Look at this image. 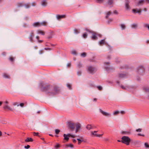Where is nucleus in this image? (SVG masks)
I'll use <instances>...</instances> for the list:
<instances>
[{
  "instance_id": "nucleus-28",
  "label": "nucleus",
  "mask_w": 149,
  "mask_h": 149,
  "mask_svg": "<svg viewBox=\"0 0 149 149\" xmlns=\"http://www.w3.org/2000/svg\"><path fill=\"white\" fill-rule=\"evenodd\" d=\"M119 77L120 78L125 77H126V75L123 74H120L119 75Z\"/></svg>"
},
{
  "instance_id": "nucleus-64",
  "label": "nucleus",
  "mask_w": 149,
  "mask_h": 149,
  "mask_svg": "<svg viewBox=\"0 0 149 149\" xmlns=\"http://www.w3.org/2000/svg\"><path fill=\"white\" fill-rule=\"evenodd\" d=\"M97 100V99L96 98H94L93 99V101L96 102Z\"/></svg>"
},
{
  "instance_id": "nucleus-22",
  "label": "nucleus",
  "mask_w": 149,
  "mask_h": 149,
  "mask_svg": "<svg viewBox=\"0 0 149 149\" xmlns=\"http://www.w3.org/2000/svg\"><path fill=\"white\" fill-rule=\"evenodd\" d=\"M129 2L128 1H127L125 3V7L126 9L127 10H129Z\"/></svg>"
},
{
  "instance_id": "nucleus-15",
  "label": "nucleus",
  "mask_w": 149,
  "mask_h": 149,
  "mask_svg": "<svg viewBox=\"0 0 149 149\" xmlns=\"http://www.w3.org/2000/svg\"><path fill=\"white\" fill-rule=\"evenodd\" d=\"M105 67L107 70H108L110 69V68L109 63H105Z\"/></svg>"
},
{
  "instance_id": "nucleus-20",
  "label": "nucleus",
  "mask_w": 149,
  "mask_h": 149,
  "mask_svg": "<svg viewBox=\"0 0 149 149\" xmlns=\"http://www.w3.org/2000/svg\"><path fill=\"white\" fill-rule=\"evenodd\" d=\"M47 22L45 21H43L40 23V26H46L47 25Z\"/></svg>"
},
{
  "instance_id": "nucleus-48",
  "label": "nucleus",
  "mask_w": 149,
  "mask_h": 149,
  "mask_svg": "<svg viewBox=\"0 0 149 149\" xmlns=\"http://www.w3.org/2000/svg\"><path fill=\"white\" fill-rule=\"evenodd\" d=\"M60 132V130H57V129H55V133L56 134H58V133H59V132Z\"/></svg>"
},
{
  "instance_id": "nucleus-4",
  "label": "nucleus",
  "mask_w": 149,
  "mask_h": 149,
  "mask_svg": "<svg viewBox=\"0 0 149 149\" xmlns=\"http://www.w3.org/2000/svg\"><path fill=\"white\" fill-rule=\"evenodd\" d=\"M132 11L134 14L138 13L141 15L142 11L140 9H134L132 10Z\"/></svg>"
},
{
  "instance_id": "nucleus-14",
  "label": "nucleus",
  "mask_w": 149,
  "mask_h": 149,
  "mask_svg": "<svg viewBox=\"0 0 149 149\" xmlns=\"http://www.w3.org/2000/svg\"><path fill=\"white\" fill-rule=\"evenodd\" d=\"M41 4L43 6H46L47 5V2L46 1L43 0L41 2Z\"/></svg>"
},
{
  "instance_id": "nucleus-41",
  "label": "nucleus",
  "mask_w": 149,
  "mask_h": 149,
  "mask_svg": "<svg viewBox=\"0 0 149 149\" xmlns=\"http://www.w3.org/2000/svg\"><path fill=\"white\" fill-rule=\"evenodd\" d=\"M60 145L58 144L54 146L55 148L56 149H58V148H60Z\"/></svg>"
},
{
  "instance_id": "nucleus-63",
  "label": "nucleus",
  "mask_w": 149,
  "mask_h": 149,
  "mask_svg": "<svg viewBox=\"0 0 149 149\" xmlns=\"http://www.w3.org/2000/svg\"><path fill=\"white\" fill-rule=\"evenodd\" d=\"M143 10L144 11H146L147 10V9L146 8H143Z\"/></svg>"
},
{
  "instance_id": "nucleus-11",
  "label": "nucleus",
  "mask_w": 149,
  "mask_h": 149,
  "mask_svg": "<svg viewBox=\"0 0 149 149\" xmlns=\"http://www.w3.org/2000/svg\"><path fill=\"white\" fill-rule=\"evenodd\" d=\"M140 141L139 140H134L133 142V143L135 146L139 145L140 144Z\"/></svg>"
},
{
  "instance_id": "nucleus-21",
  "label": "nucleus",
  "mask_w": 149,
  "mask_h": 149,
  "mask_svg": "<svg viewBox=\"0 0 149 149\" xmlns=\"http://www.w3.org/2000/svg\"><path fill=\"white\" fill-rule=\"evenodd\" d=\"M65 15H57L56 16L57 18L58 19H60L62 18H64L65 17Z\"/></svg>"
},
{
  "instance_id": "nucleus-19",
  "label": "nucleus",
  "mask_w": 149,
  "mask_h": 149,
  "mask_svg": "<svg viewBox=\"0 0 149 149\" xmlns=\"http://www.w3.org/2000/svg\"><path fill=\"white\" fill-rule=\"evenodd\" d=\"M33 139L32 138H27V139L25 140V141L26 142H32L33 141Z\"/></svg>"
},
{
  "instance_id": "nucleus-25",
  "label": "nucleus",
  "mask_w": 149,
  "mask_h": 149,
  "mask_svg": "<svg viewBox=\"0 0 149 149\" xmlns=\"http://www.w3.org/2000/svg\"><path fill=\"white\" fill-rule=\"evenodd\" d=\"M120 113V112L119 111H118V110H116V111H114L113 112V115H116Z\"/></svg>"
},
{
  "instance_id": "nucleus-36",
  "label": "nucleus",
  "mask_w": 149,
  "mask_h": 149,
  "mask_svg": "<svg viewBox=\"0 0 149 149\" xmlns=\"http://www.w3.org/2000/svg\"><path fill=\"white\" fill-rule=\"evenodd\" d=\"M24 104L23 103H20L19 104H18L17 105V107H18L19 106H20L21 107H23L24 106Z\"/></svg>"
},
{
  "instance_id": "nucleus-3",
  "label": "nucleus",
  "mask_w": 149,
  "mask_h": 149,
  "mask_svg": "<svg viewBox=\"0 0 149 149\" xmlns=\"http://www.w3.org/2000/svg\"><path fill=\"white\" fill-rule=\"evenodd\" d=\"M97 132V131H92L91 132V135H94L95 136L98 137H101L103 135V134H97L96 133Z\"/></svg>"
},
{
  "instance_id": "nucleus-35",
  "label": "nucleus",
  "mask_w": 149,
  "mask_h": 149,
  "mask_svg": "<svg viewBox=\"0 0 149 149\" xmlns=\"http://www.w3.org/2000/svg\"><path fill=\"white\" fill-rule=\"evenodd\" d=\"M48 88V87L43 88L42 87H41V89L43 91H47L48 90L47 89V88Z\"/></svg>"
},
{
  "instance_id": "nucleus-45",
  "label": "nucleus",
  "mask_w": 149,
  "mask_h": 149,
  "mask_svg": "<svg viewBox=\"0 0 149 149\" xmlns=\"http://www.w3.org/2000/svg\"><path fill=\"white\" fill-rule=\"evenodd\" d=\"M25 7L26 8H28L30 6L29 4L27 3L25 5Z\"/></svg>"
},
{
  "instance_id": "nucleus-57",
  "label": "nucleus",
  "mask_w": 149,
  "mask_h": 149,
  "mask_svg": "<svg viewBox=\"0 0 149 149\" xmlns=\"http://www.w3.org/2000/svg\"><path fill=\"white\" fill-rule=\"evenodd\" d=\"M145 26L148 28L149 29V25L148 24H145Z\"/></svg>"
},
{
  "instance_id": "nucleus-55",
  "label": "nucleus",
  "mask_w": 149,
  "mask_h": 149,
  "mask_svg": "<svg viewBox=\"0 0 149 149\" xmlns=\"http://www.w3.org/2000/svg\"><path fill=\"white\" fill-rule=\"evenodd\" d=\"M120 87H121L123 89H126V88L124 86H123L122 85H120Z\"/></svg>"
},
{
  "instance_id": "nucleus-31",
  "label": "nucleus",
  "mask_w": 149,
  "mask_h": 149,
  "mask_svg": "<svg viewBox=\"0 0 149 149\" xmlns=\"http://www.w3.org/2000/svg\"><path fill=\"white\" fill-rule=\"evenodd\" d=\"M86 128L88 130H89L92 128V126L90 125H88L86 127Z\"/></svg>"
},
{
  "instance_id": "nucleus-56",
  "label": "nucleus",
  "mask_w": 149,
  "mask_h": 149,
  "mask_svg": "<svg viewBox=\"0 0 149 149\" xmlns=\"http://www.w3.org/2000/svg\"><path fill=\"white\" fill-rule=\"evenodd\" d=\"M138 135L140 136H145V135L144 134H142L140 133L138 134Z\"/></svg>"
},
{
  "instance_id": "nucleus-10",
  "label": "nucleus",
  "mask_w": 149,
  "mask_h": 149,
  "mask_svg": "<svg viewBox=\"0 0 149 149\" xmlns=\"http://www.w3.org/2000/svg\"><path fill=\"white\" fill-rule=\"evenodd\" d=\"M91 33L92 34L93 36L92 38L93 40H95L97 39V37L96 36V33L94 32H93Z\"/></svg>"
},
{
  "instance_id": "nucleus-49",
  "label": "nucleus",
  "mask_w": 149,
  "mask_h": 149,
  "mask_svg": "<svg viewBox=\"0 0 149 149\" xmlns=\"http://www.w3.org/2000/svg\"><path fill=\"white\" fill-rule=\"evenodd\" d=\"M30 147V146L29 145H27V146H25L24 147V148L26 149H28Z\"/></svg>"
},
{
  "instance_id": "nucleus-29",
  "label": "nucleus",
  "mask_w": 149,
  "mask_h": 149,
  "mask_svg": "<svg viewBox=\"0 0 149 149\" xmlns=\"http://www.w3.org/2000/svg\"><path fill=\"white\" fill-rule=\"evenodd\" d=\"M113 3V0H108L107 2V5H110Z\"/></svg>"
},
{
  "instance_id": "nucleus-39",
  "label": "nucleus",
  "mask_w": 149,
  "mask_h": 149,
  "mask_svg": "<svg viewBox=\"0 0 149 149\" xmlns=\"http://www.w3.org/2000/svg\"><path fill=\"white\" fill-rule=\"evenodd\" d=\"M137 27V25L136 24H133L132 26V28H135Z\"/></svg>"
},
{
  "instance_id": "nucleus-52",
  "label": "nucleus",
  "mask_w": 149,
  "mask_h": 149,
  "mask_svg": "<svg viewBox=\"0 0 149 149\" xmlns=\"http://www.w3.org/2000/svg\"><path fill=\"white\" fill-rule=\"evenodd\" d=\"M9 59L11 61H13L14 60V58L13 57H10Z\"/></svg>"
},
{
  "instance_id": "nucleus-59",
  "label": "nucleus",
  "mask_w": 149,
  "mask_h": 149,
  "mask_svg": "<svg viewBox=\"0 0 149 149\" xmlns=\"http://www.w3.org/2000/svg\"><path fill=\"white\" fill-rule=\"evenodd\" d=\"M77 73V75L78 76H80L81 74V72H78Z\"/></svg>"
},
{
  "instance_id": "nucleus-54",
  "label": "nucleus",
  "mask_w": 149,
  "mask_h": 149,
  "mask_svg": "<svg viewBox=\"0 0 149 149\" xmlns=\"http://www.w3.org/2000/svg\"><path fill=\"white\" fill-rule=\"evenodd\" d=\"M120 112V113L121 114H124L125 113V112L124 111H122Z\"/></svg>"
},
{
  "instance_id": "nucleus-42",
  "label": "nucleus",
  "mask_w": 149,
  "mask_h": 149,
  "mask_svg": "<svg viewBox=\"0 0 149 149\" xmlns=\"http://www.w3.org/2000/svg\"><path fill=\"white\" fill-rule=\"evenodd\" d=\"M121 27L122 29H124L125 28V26L124 24H122L121 25Z\"/></svg>"
},
{
  "instance_id": "nucleus-43",
  "label": "nucleus",
  "mask_w": 149,
  "mask_h": 149,
  "mask_svg": "<svg viewBox=\"0 0 149 149\" xmlns=\"http://www.w3.org/2000/svg\"><path fill=\"white\" fill-rule=\"evenodd\" d=\"M97 88L99 90H102V87L101 86H97Z\"/></svg>"
},
{
  "instance_id": "nucleus-16",
  "label": "nucleus",
  "mask_w": 149,
  "mask_h": 149,
  "mask_svg": "<svg viewBox=\"0 0 149 149\" xmlns=\"http://www.w3.org/2000/svg\"><path fill=\"white\" fill-rule=\"evenodd\" d=\"M63 136L64 137V140H65L66 141H68L69 139V137H70V136L69 135V134H64Z\"/></svg>"
},
{
  "instance_id": "nucleus-62",
  "label": "nucleus",
  "mask_w": 149,
  "mask_h": 149,
  "mask_svg": "<svg viewBox=\"0 0 149 149\" xmlns=\"http://www.w3.org/2000/svg\"><path fill=\"white\" fill-rule=\"evenodd\" d=\"M71 65V64L70 63H68L67 64V66L68 67H70Z\"/></svg>"
},
{
  "instance_id": "nucleus-30",
  "label": "nucleus",
  "mask_w": 149,
  "mask_h": 149,
  "mask_svg": "<svg viewBox=\"0 0 149 149\" xmlns=\"http://www.w3.org/2000/svg\"><path fill=\"white\" fill-rule=\"evenodd\" d=\"M3 108L5 109H8L12 111V110L10 109V107L7 105H6L5 106L3 107Z\"/></svg>"
},
{
  "instance_id": "nucleus-27",
  "label": "nucleus",
  "mask_w": 149,
  "mask_h": 149,
  "mask_svg": "<svg viewBox=\"0 0 149 149\" xmlns=\"http://www.w3.org/2000/svg\"><path fill=\"white\" fill-rule=\"evenodd\" d=\"M112 14V12L110 11H108L106 14V17L107 18L109 15H111Z\"/></svg>"
},
{
  "instance_id": "nucleus-37",
  "label": "nucleus",
  "mask_w": 149,
  "mask_h": 149,
  "mask_svg": "<svg viewBox=\"0 0 149 149\" xmlns=\"http://www.w3.org/2000/svg\"><path fill=\"white\" fill-rule=\"evenodd\" d=\"M66 146L68 147H70L71 148H73V146H74L72 144H70L68 145H66Z\"/></svg>"
},
{
  "instance_id": "nucleus-40",
  "label": "nucleus",
  "mask_w": 149,
  "mask_h": 149,
  "mask_svg": "<svg viewBox=\"0 0 149 149\" xmlns=\"http://www.w3.org/2000/svg\"><path fill=\"white\" fill-rule=\"evenodd\" d=\"M85 30L87 32H88V33H91L93 32V31H91V30H89V29H86Z\"/></svg>"
},
{
  "instance_id": "nucleus-44",
  "label": "nucleus",
  "mask_w": 149,
  "mask_h": 149,
  "mask_svg": "<svg viewBox=\"0 0 149 149\" xmlns=\"http://www.w3.org/2000/svg\"><path fill=\"white\" fill-rule=\"evenodd\" d=\"M144 90L146 92H149V88H144Z\"/></svg>"
},
{
  "instance_id": "nucleus-13",
  "label": "nucleus",
  "mask_w": 149,
  "mask_h": 149,
  "mask_svg": "<svg viewBox=\"0 0 149 149\" xmlns=\"http://www.w3.org/2000/svg\"><path fill=\"white\" fill-rule=\"evenodd\" d=\"M33 25L34 27L40 26V23L39 22H37L33 23Z\"/></svg>"
},
{
  "instance_id": "nucleus-6",
  "label": "nucleus",
  "mask_w": 149,
  "mask_h": 149,
  "mask_svg": "<svg viewBox=\"0 0 149 149\" xmlns=\"http://www.w3.org/2000/svg\"><path fill=\"white\" fill-rule=\"evenodd\" d=\"M67 125L70 129H73L74 128V125L73 123L70 122H69L68 123Z\"/></svg>"
},
{
  "instance_id": "nucleus-46",
  "label": "nucleus",
  "mask_w": 149,
  "mask_h": 149,
  "mask_svg": "<svg viewBox=\"0 0 149 149\" xmlns=\"http://www.w3.org/2000/svg\"><path fill=\"white\" fill-rule=\"evenodd\" d=\"M142 129L141 128H139L136 130V131L137 132H140L142 131Z\"/></svg>"
},
{
  "instance_id": "nucleus-12",
  "label": "nucleus",
  "mask_w": 149,
  "mask_h": 149,
  "mask_svg": "<svg viewBox=\"0 0 149 149\" xmlns=\"http://www.w3.org/2000/svg\"><path fill=\"white\" fill-rule=\"evenodd\" d=\"M37 32L38 34H40L42 35H44L45 34V32L42 30H38Z\"/></svg>"
},
{
  "instance_id": "nucleus-50",
  "label": "nucleus",
  "mask_w": 149,
  "mask_h": 149,
  "mask_svg": "<svg viewBox=\"0 0 149 149\" xmlns=\"http://www.w3.org/2000/svg\"><path fill=\"white\" fill-rule=\"evenodd\" d=\"M38 133L33 132V135L34 136H38Z\"/></svg>"
},
{
  "instance_id": "nucleus-61",
  "label": "nucleus",
  "mask_w": 149,
  "mask_h": 149,
  "mask_svg": "<svg viewBox=\"0 0 149 149\" xmlns=\"http://www.w3.org/2000/svg\"><path fill=\"white\" fill-rule=\"evenodd\" d=\"M36 3L35 2H33L32 3V6H34L36 5Z\"/></svg>"
},
{
  "instance_id": "nucleus-58",
  "label": "nucleus",
  "mask_w": 149,
  "mask_h": 149,
  "mask_svg": "<svg viewBox=\"0 0 149 149\" xmlns=\"http://www.w3.org/2000/svg\"><path fill=\"white\" fill-rule=\"evenodd\" d=\"M67 86L69 88H70L71 87V85L70 84H67Z\"/></svg>"
},
{
  "instance_id": "nucleus-9",
  "label": "nucleus",
  "mask_w": 149,
  "mask_h": 149,
  "mask_svg": "<svg viewBox=\"0 0 149 149\" xmlns=\"http://www.w3.org/2000/svg\"><path fill=\"white\" fill-rule=\"evenodd\" d=\"M34 36V33L33 31H31L29 37V38L31 42L33 41V36Z\"/></svg>"
},
{
  "instance_id": "nucleus-38",
  "label": "nucleus",
  "mask_w": 149,
  "mask_h": 149,
  "mask_svg": "<svg viewBox=\"0 0 149 149\" xmlns=\"http://www.w3.org/2000/svg\"><path fill=\"white\" fill-rule=\"evenodd\" d=\"M86 53L85 52H83L81 54V56L85 57L86 56Z\"/></svg>"
},
{
  "instance_id": "nucleus-26",
  "label": "nucleus",
  "mask_w": 149,
  "mask_h": 149,
  "mask_svg": "<svg viewBox=\"0 0 149 149\" xmlns=\"http://www.w3.org/2000/svg\"><path fill=\"white\" fill-rule=\"evenodd\" d=\"M144 147L146 148H149V145L148 143L147 142H145L144 143Z\"/></svg>"
},
{
  "instance_id": "nucleus-5",
  "label": "nucleus",
  "mask_w": 149,
  "mask_h": 149,
  "mask_svg": "<svg viewBox=\"0 0 149 149\" xmlns=\"http://www.w3.org/2000/svg\"><path fill=\"white\" fill-rule=\"evenodd\" d=\"M100 110L101 113L104 116H109L111 115V114L110 113L104 111L101 109H100Z\"/></svg>"
},
{
  "instance_id": "nucleus-2",
  "label": "nucleus",
  "mask_w": 149,
  "mask_h": 149,
  "mask_svg": "<svg viewBox=\"0 0 149 149\" xmlns=\"http://www.w3.org/2000/svg\"><path fill=\"white\" fill-rule=\"evenodd\" d=\"M88 70L90 73L93 74L95 72L96 70L93 66L89 65L88 67Z\"/></svg>"
},
{
  "instance_id": "nucleus-32",
  "label": "nucleus",
  "mask_w": 149,
  "mask_h": 149,
  "mask_svg": "<svg viewBox=\"0 0 149 149\" xmlns=\"http://www.w3.org/2000/svg\"><path fill=\"white\" fill-rule=\"evenodd\" d=\"M3 75L4 78H9L10 77L6 73L3 74Z\"/></svg>"
},
{
  "instance_id": "nucleus-34",
  "label": "nucleus",
  "mask_w": 149,
  "mask_h": 149,
  "mask_svg": "<svg viewBox=\"0 0 149 149\" xmlns=\"http://www.w3.org/2000/svg\"><path fill=\"white\" fill-rule=\"evenodd\" d=\"M88 36V35L86 33H84L83 34V37L84 38H87Z\"/></svg>"
},
{
  "instance_id": "nucleus-8",
  "label": "nucleus",
  "mask_w": 149,
  "mask_h": 149,
  "mask_svg": "<svg viewBox=\"0 0 149 149\" xmlns=\"http://www.w3.org/2000/svg\"><path fill=\"white\" fill-rule=\"evenodd\" d=\"M84 138L82 136L80 137L79 138L77 139V140L78 141V144L79 145L82 142L84 141Z\"/></svg>"
},
{
  "instance_id": "nucleus-23",
  "label": "nucleus",
  "mask_w": 149,
  "mask_h": 149,
  "mask_svg": "<svg viewBox=\"0 0 149 149\" xmlns=\"http://www.w3.org/2000/svg\"><path fill=\"white\" fill-rule=\"evenodd\" d=\"M53 35V34L52 33H49V36L47 37V39H49L52 38Z\"/></svg>"
},
{
  "instance_id": "nucleus-60",
  "label": "nucleus",
  "mask_w": 149,
  "mask_h": 149,
  "mask_svg": "<svg viewBox=\"0 0 149 149\" xmlns=\"http://www.w3.org/2000/svg\"><path fill=\"white\" fill-rule=\"evenodd\" d=\"M72 53L73 54H76V52L75 51H73L72 52Z\"/></svg>"
},
{
  "instance_id": "nucleus-53",
  "label": "nucleus",
  "mask_w": 149,
  "mask_h": 149,
  "mask_svg": "<svg viewBox=\"0 0 149 149\" xmlns=\"http://www.w3.org/2000/svg\"><path fill=\"white\" fill-rule=\"evenodd\" d=\"M97 0V1L99 3H102L103 1V0Z\"/></svg>"
},
{
  "instance_id": "nucleus-1",
  "label": "nucleus",
  "mask_w": 149,
  "mask_h": 149,
  "mask_svg": "<svg viewBox=\"0 0 149 149\" xmlns=\"http://www.w3.org/2000/svg\"><path fill=\"white\" fill-rule=\"evenodd\" d=\"M121 142L127 145H129L131 141V139L128 136H123L121 138Z\"/></svg>"
},
{
  "instance_id": "nucleus-47",
  "label": "nucleus",
  "mask_w": 149,
  "mask_h": 149,
  "mask_svg": "<svg viewBox=\"0 0 149 149\" xmlns=\"http://www.w3.org/2000/svg\"><path fill=\"white\" fill-rule=\"evenodd\" d=\"M77 67L79 68H80L82 67V65L80 63H79L77 65Z\"/></svg>"
},
{
  "instance_id": "nucleus-33",
  "label": "nucleus",
  "mask_w": 149,
  "mask_h": 149,
  "mask_svg": "<svg viewBox=\"0 0 149 149\" xmlns=\"http://www.w3.org/2000/svg\"><path fill=\"white\" fill-rule=\"evenodd\" d=\"M104 39L102 40L99 42V44L100 45L104 44Z\"/></svg>"
},
{
  "instance_id": "nucleus-51",
  "label": "nucleus",
  "mask_w": 149,
  "mask_h": 149,
  "mask_svg": "<svg viewBox=\"0 0 149 149\" xmlns=\"http://www.w3.org/2000/svg\"><path fill=\"white\" fill-rule=\"evenodd\" d=\"M69 135L70 136H71L72 137L74 138L75 137V135H72L70 134H69Z\"/></svg>"
},
{
  "instance_id": "nucleus-24",
  "label": "nucleus",
  "mask_w": 149,
  "mask_h": 149,
  "mask_svg": "<svg viewBox=\"0 0 149 149\" xmlns=\"http://www.w3.org/2000/svg\"><path fill=\"white\" fill-rule=\"evenodd\" d=\"M74 32L75 34H78L80 32V31L79 30L77 29H75L74 30Z\"/></svg>"
},
{
  "instance_id": "nucleus-7",
  "label": "nucleus",
  "mask_w": 149,
  "mask_h": 149,
  "mask_svg": "<svg viewBox=\"0 0 149 149\" xmlns=\"http://www.w3.org/2000/svg\"><path fill=\"white\" fill-rule=\"evenodd\" d=\"M138 72L139 74H141L143 72L144 70V69L142 66H139L138 67Z\"/></svg>"
},
{
  "instance_id": "nucleus-18",
  "label": "nucleus",
  "mask_w": 149,
  "mask_h": 149,
  "mask_svg": "<svg viewBox=\"0 0 149 149\" xmlns=\"http://www.w3.org/2000/svg\"><path fill=\"white\" fill-rule=\"evenodd\" d=\"M75 126L77 130H79L80 129L81 127V124L79 123H76L75 124Z\"/></svg>"
},
{
  "instance_id": "nucleus-17",
  "label": "nucleus",
  "mask_w": 149,
  "mask_h": 149,
  "mask_svg": "<svg viewBox=\"0 0 149 149\" xmlns=\"http://www.w3.org/2000/svg\"><path fill=\"white\" fill-rule=\"evenodd\" d=\"M144 1V0H141L139 1L137 3H136V5L137 6H139V5L141 4H143Z\"/></svg>"
}]
</instances>
